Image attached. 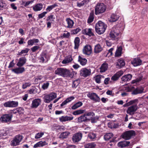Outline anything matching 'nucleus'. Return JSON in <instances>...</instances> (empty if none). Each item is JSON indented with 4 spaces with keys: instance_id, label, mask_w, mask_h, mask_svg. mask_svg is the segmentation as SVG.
Masks as SVG:
<instances>
[{
    "instance_id": "61",
    "label": "nucleus",
    "mask_w": 148,
    "mask_h": 148,
    "mask_svg": "<svg viewBox=\"0 0 148 148\" xmlns=\"http://www.w3.org/2000/svg\"><path fill=\"white\" fill-rule=\"evenodd\" d=\"M70 36V33L69 32H67V33H64L61 36V37L62 38H69Z\"/></svg>"
},
{
    "instance_id": "44",
    "label": "nucleus",
    "mask_w": 148,
    "mask_h": 148,
    "mask_svg": "<svg viewBox=\"0 0 148 148\" xmlns=\"http://www.w3.org/2000/svg\"><path fill=\"white\" fill-rule=\"evenodd\" d=\"M39 41L38 39L34 38L33 39H30L27 41L28 45L32 46L35 43H38Z\"/></svg>"
},
{
    "instance_id": "27",
    "label": "nucleus",
    "mask_w": 148,
    "mask_h": 148,
    "mask_svg": "<svg viewBox=\"0 0 148 148\" xmlns=\"http://www.w3.org/2000/svg\"><path fill=\"white\" fill-rule=\"evenodd\" d=\"M29 48H25L24 49L21 50L20 52H18L17 55L20 56H25L28 55L27 53L29 52Z\"/></svg>"
},
{
    "instance_id": "56",
    "label": "nucleus",
    "mask_w": 148,
    "mask_h": 148,
    "mask_svg": "<svg viewBox=\"0 0 148 148\" xmlns=\"http://www.w3.org/2000/svg\"><path fill=\"white\" fill-rule=\"evenodd\" d=\"M81 30L79 28L72 29L71 31V35L77 34L78 32H80Z\"/></svg>"
},
{
    "instance_id": "13",
    "label": "nucleus",
    "mask_w": 148,
    "mask_h": 148,
    "mask_svg": "<svg viewBox=\"0 0 148 148\" xmlns=\"http://www.w3.org/2000/svg\"><path fill=\"white\" fill-rule=\"evenodd\" d=\"M138 108V107L137 104L132 105L128 108L127 113L130 115H133L137 110Z\"/></svg>"
},
{
    "instance_id": "55",
    "label": "nucleus",
    "mask_w": 148,
    "mask_h": 148,
    "mask_svg": "<svg viewBox=\"0 0 148 148\" xmlns=\"http://www.w3.org/2000/svg\"><path fill=\"white\" fill-rule=\"evenodd\" d=\"M58 6V5L56 3H55L52 5L49 6L46 8L47 12H49L51 11L52 9L55 7Z\"/></svg>"
},
{
    "instance_id": "21",
    "label": "nucleus",
    "mask_w": 148,
    "mask_h": 148,
    "mask_svg": "<svg viewBox=\"0 0 148 148\" xmlns=\"http://www.w3.org/2000/svg\"><path fill=\"white\" fill-rule=\"evenodd\" d=\"M73 119V117L71 115V116H62L59 117V119L61 122H65L66 121H70L72 120Z\"/></svg>"
},
{
    "instance_id": "26",
    "label": "nucleus",
    "mask_w": 148,
    "mask_h": 148,
    "mask_svg": "<svg viewBox=\"0 0 148 148\" xmlns=\"http://www.w3.org/2000/svg\"><path fill=\"white\" fill-rule=\"evenodd\" d=\"M33 9L35 11L41 10L43 8V5L42 3H37L32 6Z\"/></svg>"
},
{
    "instance_id": "15",
    "label": "nucleus",
    "mask_w": 148,
    "mask_h": 148,
    "mask_svg": "<svg viewBox=\"0 0 148 148\" xmlns=\"http://www.w3.org/2000/svg\"><path fill=\"white\" fill-rule=\"evenodd\" d=\"M83 52L84 54L89 55L92 53V47L89 45H86L83 49Z\"/></svg>"
},
{
    "instance_id": "16",
    "label": "nucleus",
    "mask_w": 148,
    "mask_h": 148,
    "mask_svg": "<svg viewBox=\"0 0 148 148\" xmlns=\"http://www.w3.org/2000/svg\"><path fill=\"white\" fill-rule=\"evenodd\" d=\"M132 64L134 66H137L142 64V61L139 57L134 58L131 61Z\"/></svg>"
},
{
    "instance_id": "12",
    "label": "nucleus",
    "mask_w": 148,
    "mask_h": 148,
    "mask_svg": "<svg viewBox=\"0 0 148 148\" xmlns=\"http://www.w3.org/2000/svg\"><path fill=\"white\" fill-rule=\"evenodd\" d=\"M82 134L80 132L76 133L74 134L72 137L73 141L74 143L78 142L81 139Z\"/></svg>"
},
{
    "instance_id": "2",
    "label": "nucleus",
    "mask_w": 148,
    "mask_h": 148,
    "mask_svg": "<svg viewBox=\"0 0 148 148\" xmlns=\"http://www.w3.org/2000/svg\"><path fill=\"white\" fill-rule=\"evenodd\" d=\"M106 9V6L104 3H98L95 6V14L98 15L105 12Z\"/></svg>"
},
{
    "instance_id": "25",
    "label": "nucleus",
    "mask_w": 148,
    "mask_h": 148,
    "mask_svg": "<svg viewBox=\"0 0 148 148\" xmlns=\"http://www.w3.org/2000/svg\"><path fill=\"white\" fill-rule=\"evenodd\" d=\"M132 75V74H128L123 75L121 78L122 81L127 82L131 80Z\"/></svg>"
},
{
    "instance_id": "57",
    "label": "nucleus",
    "mask_w": 148,
    "mask_h": 148,
    "mask_svg": "<svg viewBox=\"0 0 148 148\" xmlns=\"http://www.w3.org/2000/svg\"><path fill=\"white\" fill-rule=\"evenodd\" d=\"M44 135V133L43 132H39L36 134L35 136V138L36 139H38L42 137Z\"/></svg>"
},
{
    "instance_id": "8",
    "label": "nucleus",
    "mask_w": 148,
    "mask_h": 148,
    "mask_svg": "<svg viewBox=\"0 0 148 148\" xmlns=\"http://www.w3.org/2000/svg\"><path fill=\"white\" fill-rule=\"evenodd\" d=\"M12 117V115L11 113L3 114L0 117V121L3 123L10 122Z\"/></svg>"
},
{
    "instance_id": "47",
    "label": "nucleus",
    "mask_w": 148,
    "mask_h": 148,
    "mask_svg": "<svg viewBox=\"0 0 148 148\" xmlns=\"http://www.w3.org/2000/svg\"><path fill=\"white\" fill-rule=\"evenodd\" d=\"M83 105L81 101H78L75 103L71 108L72 110H75L78 108L82 106Z\"/></svg>"
},
{
    "instance_id": "41",
    "label": "nucleus",
    "mask_w": 148,
    "mask_h": 148,
    "mask_svg": "<svg viewBox=\"0 0 148 148\" xmlns=\"http://www.w3.org/2000/svg\"><path fill=\"white\" fill-rule=\"evenodd\" d=\"M64 69L58 68L55 71V73L59 75L62 76Z\"/></svg>"
},
{
    "instance_id": "7",
    "label": "nucleus",
    "mask_w": 148,
    "mask_h": 148,
    "mask_svg": "<svg viewBox=\"0 0 148 148\" xmlns=\"http://www.w3.org/2000/svg\"><path fill=\"white\" fill-rule=\"evenodd\" d=\"M23 139V136L22 135L18 134L16 136L11 142V145L14 147L19 145Z\"/></svg>"
},
{
    "instance_id": "35",
    "label": "nucleus",
    "mask_w": 148,
    "mask_h": 148,
    "mask_svg": "<svg viewBox=\"0 0 148 148\" xmlns=\"http://www.w3.org/2000/svg\"><path fill=\"white\" fill-rule=\"evenodd\" d=\"M92 29H86L83 31V33L85 34L86 35H88L89 36H93L94 34L92 32Z\"/></svg>"
},
{
    "instance_id": "36",
    "label": "nucleus",
    "mask_w": 148,
    "mask_h": 148,
    "mask_svg": "<svg viewBox=\"0 0 148 148\" xmlns=\"http://www.w3.org/2000/svg\"><path fill=\"white\" fill-rule=\"evenodd\" d=\"M119 18V16L115 14H112L110 16V21L111 22H114L116 21Z\"/></svg>"
},
{
    "instance_id": "17",
    "label": "nucleus",
    "mask_w": 148,
    "mask_h": 148,
    "mask_svg": "<svg viewBox=\"0 0 148 148\" xmlns=\"http://www.w3.org/2000/svg\"><path fill=\"white\" fill-rule=\"evenodd\" d=\"M55 18V17L53 15H50L47 17L46 21H49L47 23V28H50L51 27V23H52V21H54V20Z\"/></svg>"
},
{
    "instance_id": "62",
    "label": "nucleus",
    "mask_w": 148,
    "mask_h": 148,
    "mask_svg": "<svg viewBox=\"0 0 148 148\" xmlns=\"http://www.w3.org/2000/svg\"><path fill=\"white\" fill-rule=\"evenodd\" d=\"M31 85V84L30 83L26 82L23 84L22 86V88L23 89H25L27 87L30 86Z\"/></svg>"
},
{
    "instance_id": "24",
    "label": "nucleus",
    "mask_w": 148,
    "mask_h": 148,
    "mask_svg": "<svg viewBox=\"0 0 148 148\" xmlns=\"http://www.w3.org/2000/svg\"><path fill=\"white\" fill-rule=\"evenodd\" d=\"M26 61V59L25 57L20 58L16 65L18 67H21L25 63Z\"/></svg>"
},
{
    "instance_id": "4",
    "label": "nucleus",
    "mask_w": 148,
    "mask_h": 148,
    "mask_svg": "<svg viewBox=\"0 0 148 148\" xmlns=\"http://www.w3.org/2000/svg\"><path fill=\"white\" fill-rule=\"evenodd\" d=\"M50 56L46 51H42L38 58L40 63H45L48 62L50 59Z\"/></svg>"
},
{
    "instance_id": "23",
    "label": "nucleus",
    "mask_w": 148,
    "mask_h": 148,
    "mask_svg": "<svg viewBox=\"0 0 148 148\" xmlns=\"http://www.w3.org/2000/svg\"><path fill=\"white\" fill-rule=\"evenodd\" d=\"M78 61L82 66L85 65L87 62V60L85 58L82 57L80 56H79L78 57Z\"/></svg>"
},
{
    "instance_id": "38",
    "label": "nucleus",
    "mask_w": 148,
    "mask_h": 148,
    "mask_svg": "<svg viewBox=\"0 0 148 148\" xmlns=\"http://www.w3.org/2000/svg\"><path fill=\"white\" fill-rule=\"evenodd\" d=\"M130 143L129 141H124L119 142L118 145L119 147L123 148L129 146Z\"/></svg>"
},
{
    "instance_id": "53",
    "label": "nucleus",
    "mask_w": 148,
    "mask_h": 148,
    "mask_svg": "<svg viewBox=\"0 0 148 148\" xmlns=\"http://www.w3.org/2000/svg\"><path fill=\"white\" fill-rule=\"evenodd\" d=\"M88 138L92 141H94L96 137V134L93 133H90L88 135Z\"/></svg>"
},
{
    "instance_id": "37",
    "label": "nucleus",
    "mask_w": 148,
    "mask_h": 148,
    "mask_svg": "<svg viewBox=\"0 0 148 148\" xmlns=\"http://www.w3.org/2000/svg\"><path fill=\"white\" fill-rule=\"evenodd\" d=\"M122 50V48L121 46L118 47L115 54V56L116 57L120 56L121 55Z\"/></svg>"
},
{
    "instance_id": "6",
    "label": "nucleus",
    "mask_w": 148,
    "mask_h": 148,
    "mask_svg": "<svg viewBox=\"0 0 148 148\" xmlns=\"http://www.w3.org/2000/svg\"><path fill=\"white\" fill-rule=\"evenodd\" d=\"M135 133L134 131L130 130L125 132L121 135V137L125 140H129L132 136H135Z\"/></svg>"
},
{
    "instance_id": "49",
    "label": "nucleus",
    "mask_w": 148,
    "mask_h": 148,
    "mask_svg": "<svg viewBox=\"0 0 148 148\" xmlns=\"http://www.w3.org/2000/svg\"><path fill=\"white\" fill-rule=\"evenodd\" d=\"M113 135L112 133H108L106 134L104 136L105 140H108L113 136Z\"/></svg>"
},
{
    "instance_id": "31",
    "label": "nucleus",
    "mask_w": 148,
    "mask_h": 148,
    "mask_svg": "<svg viewBox=\"0 0 148 148\" xmlns=\"http://www.w3.org/2000/svg\"><path fill=\"white\" fill-rule=\"evenodd\" d=\"M125 64V62L124 60L121 58L118 60V62L117 63L116 66L117 67L120 69L124 66Z\"/></svg>"
},
{
    "instance_id": "54",
    "label": "nucleus",
    "mask_w": 148,
    "mask_h": 148,
    "mask_svg": "<svg viewBox=\"0 0 148 148\" xmlns=\"http://www.w3.org/2000/svg\"><path fill=\"white\" fill-rule=\"evenodd\" d=\"M6 5L5 1L3 0H0V10H3L6 8Z\"/></svg>"
},
{
    "instance_id": "32",
    "label": "nucleus",
    "mask_w": 148,
    "mask_h": 148,
    "mask_svg": "<svg viewBox=\"0 0 148 148\" xmlns=\"http://www.w3.org/2000/svg\"><path fill=\"white\" fill-rule=\"evenodd\" d=\"M108 68V64L106 62L103 63L100 68V72L103 73L107 70Z\"/></svg>"
},
{
    "instance_id": "28",
    "label": "nucleus",
    "mask_w": 148,
    "mask_h": 148,
    "mask_svg": "<svg viewBox=\"0 0 148 148\" xmlns=\"http://www.w3.org/2000/svg\"><path fill=\"white\" fill-rule=\"evenodd\" d=\"M103 50V48L100 45L97 44L95 46L94 52L95 53H98L102 51Z\"/></svg>"
},
{
    "instance_id": "45",
    "label": "nucleus",
    "mask_w": 148,
    "mask_h": 148,
    "mask_svg": "<svg viewBox=\"0 0 148 148\" xmlns=\"http://www.w3.org/2000/svg\"><path fill=\"white\" fill-rule=\"evenodd\" d=\"M66 21L68 24L67 27L69 28H72L74 24L73 21L69 18H67Z\"/></svg>"
},
{
    "instance_id": "50",
    "label": "nucleus",
    "mask_w": 148,
    "mask_h": 148,
    "mask_svg": "<svg viewBox=\"0 0 148 148\" xmlns=\"http://www.w3.org/2000/svg\"><path fill=\"white\" fill-rule=\"evenodd\" d=\"M86 110H85L80 109L73 112V114L75 115H79L80 114L84 113Z\"/></svg>"
},
{
    "instance_id": "30",
    "label": "nucleus",
    "mask_w": 148,
    "mask_h": 148,
    "mask_svg": "<svg viewBox=\"0 0 148 148\" xmlns=\"http://www.w3.org/2000/svg\"><path fill=\"white\" fill-rule=\"evenodd\" d=\"M138 101V100L137 99H135L134 100H132L130 101L128 103H126L123 105V106L124 107H126L133 104H134V105H135L136 104H137Z\"/></svg>"
},
{
    "instance_id": "10",
    "label": "nucleus",
    "mask_w": 148,
    "mask_h": 148,
    "mask_svg": "<svg viewBox=\"0 0 148 148\" xmlns=\"http://www.w3.org/2000/svg\"><path fill=\"white\" fill-rule=\"evenodd\" d=\"M87 97L90 99L93 100L95 102H99L100 99L98 95L95 93H89L87 95Z\"/></svg>"
},
{
    "instance_id": "63",
    "label": "nucleus",
    "mask_w": 148,
    "mask_h": 148,
    "mask_svg": "<svg viewBox=\"0 0 148 148\" xmlns=\"http://www.w3.org/2000/svg\"><path fill=\"white\" fill-rule=\"evenodd\" d=\"M135 89V88L133 86H130L127 87L125 90L127 92H131L132 91H133Z\"/></svg>"
},
{
    "instance_id": "48",
    "label": "nucleus",
    "mask_w": 148,
    "mask_h": 148,
    "mask_svg": "<svg viewBox=\"0 0 148 148\" xmlns=\"http://www.w3.org/2000/svg\"><path fill=\"white\" fill-rule=\"evenodd\" d=\"M80 80L78 79L73 81L72 82V87L73 88H76L79 85Z\"/></svg>"
},
{
    "instance_id": "40",
    "label": "nucleus",
    "mask_w": 148,
    "mask_h": 148,
    "mask_svg": "<svg viewBox=\"0 0 148 148\" xmlns=\"http://www.w3.org/2000/svg\"><path fill=\"white\" fill-rule=\"evenodd\" d=\"M80 39L79 37H76L74 40V48L75 49H77L78 48L79 46Z\"/></svg>"
},
{
    "instance_id": "51",
    "label": "nucleus",
    "mask_w": 148,
    "mask_h": 148,
    "mask_svg": "<svg viewBox=\"0 0 148 148\" xmlns=\"http://www.w3.org/2000/svg\"><path fill=\"white\" fill-rule=\"evenodd\" d=\"M91 117L90 119H89V121H90L92 123H95L97 122L99 119V117L97 116H93Z\"/></svg>"
},
{
    "instance_id": "20",
    "label": "nucleus",
    "mask_w": 148,
    "mask_h": 148,
    "mask_svg": "<svg viewBox=\"0 0 148 148\" xmlns=\"http://www.w3.org/2000/svg\"><path fill=\"white\" fill-rule=\"evenodd\" d=\"M25 71V70L24 67H19L12 69V72L17 74L22 73L24 72Z\"/></svg>"
},
{
    "instance_id": "3",
    "label": "nucleus",
    "mask_w": 148,
    "mask_h": 148,
    "mask_svg": "<svg viewBox=\"0 0 148 148\" xmlns=\"http://www.w3.org/2000/svg\"><path fill=\"white\" fill-rule=\"evenodd\" d=\"M43 97L44 101L46 103H49L51 101L57 97V94L54 92H51L49 94H45Z\"/></svg>"
},
{
    "instance_id": "5",
    "label": "nucleus",
    "mask_w": 148,
    "mask_h": 148,
    "mask_svg": "<svg viewBox=\"0 0 148 148\" xmlns=\"http://www.w3.org/2000/svg\"><path fill=\"white\" fill-rule=\"evenodd\" d=\"M120 32L119 29L115 27H113L110 33V37L113 40H117L119 38L118 36Z\"/></svg>"
},
{
    "instance_id": "39",
    "label": "nucleus",
    "mask_w": 148,
    "mask_h": 148,
    "mask_svg": "<svg viewBox=\"0 0 148 148\" xmlns=\"http://www.w3.org/2000/svg\"><path fill=\"white\" fill-rule=\"evenodd\" d=\"M74 98L75 97L73 96H71L67 98L60 104V106L62 107L64 105H66L67 103L71 102L72 100L74 99Z\"/></svg>"
},
{
    "instance_id": "42",
    "label": "nucleus",
    "mask_w": 148,
    "mask_h": 148,
    "mask_svg": "<svg viewBox=\"0 0 148 148\" xmlns=\"http://www.w3.org/2000/svg\"><path fill=\"white\" fill-rule=\"evenodd\" d=\"M96 145L94 142H91L85 144L84 145L85 148H95Z\"/></svg>"
},
{
    "instance_id": "59",
    "label": "nucleus",
    "mask_w": 148,
    "mask_h": 148,
    "mask_svg": "<svg viewBox=\"0 0 148 148\" xmlns=\"http://www.w3.org/2000/svg\"><path fill=\"white\" fill-rule=\"evenodd\" d=\"M16 111L18 113L20 114H22L24 112V109L22 107H19L16 109Z\"/></svg>"
},
{
    "instance_id": "29",
    "label": "nucleus",
    "mask_w": 148,
    "mask_h": 148,
    "mask_svg": "<svg viewBox=\"0 0 148 148\" xmlns=\"http://www.w3.org/2000/svg\"><path fill=\"white\" fill-rule=\"evenodd\" d=\"M48 143L45 141H43L42 140L35 144L33 147L34 148H36L38 147H42L44 146L47 145Z\"/></svg>"
},
{
    "instance_id": "22",
    "label": "nucleus",
    "mask_w": 148,
    "mask_h": 148,
    "mask_svg": "<svg viewBox=\"0 0 148 148\" xmlns=\"http://www.w3.org/2000/svg\"><path fill=\"white\" fill-rule=\"evenodd\" d=\"M62 77H65L72 78L73 75L69 70L64 69Z\"/></svg>"
},
{
    "instance_id": "33",
    "label": "nucleus",
    "mask_w": 148,
    "mask_h": 148,
    "mask_svg": "<svg viewBox=\"0 0 148 148\" xmlns=\"http://www.w3.org/2000/svg\"><path fill=\"white\" fill-rule=\"evenodd\" d=\"M73 60L71 55H69L66 56L62 62L63 64H66L71 62Z\"/></svg>"
},
{
    "instance_id": "34",
    "label": "nucleus",
    "mask_w": 148,
    "mask_h": 148,
    "mask_svg": "<svg viewBox=\"0 0 148 148\" xmlns=\"http://www.w3.org/2000/svg\"><path fill=\"white\" fill-rule=\"evenodd\" d=\"M143 89H140L137 88L132 91V95H136L142 93L143 92Z\"/></svg>"
},
{
    "instance_id": "64",
    "label": "nucleus",
    "mask_w": 148,
    "mask_h": 148,
    "mask_svg": "<svg viewBox=\"0 0 148 148\" xmlns=\"http://www.w3.org/2000/svg\"><path fill=\"white\" fill-rule=\"evenodd\" d=\"M49 85V83L47 82L46 83H44L42 86V88L44 90H45L47 88Z\"/></svg>"
},
{
    "instance_id": "43",
    "label": "nucleus",
    "mask_w": 148,
    "mask_h": 148,
    "mask_svg": "<svg viewBox=\"0 0 148 148\" xmlns=\"http://www.w3.org/2000/svg\"><path fill=\"white\" fill-rule=\"evenodd\" d=\"M70 134V133L69 132H63L59 136V138L61 139L66 138Z\"/></svg>"
},
{
    "instance_id": "58",
    "label": "nucleus",
    "mask_w": 148,
    "mask_h": 148,
    "mask_svg": "<svg viewBox=\"0 0 148 148\" xmlns=\"http://www.w3.org/2000/svg\"><path fill=\"white\" fill-rule=\"evenodd\" d=\"M86 116H95V113L92 111L90 112H85L84 113Z\"/></svg>"
},
{
    "instance_id": "46",
    "label": "nucleus",
    "mask_w": 148,
    "mask_h": 148,
    "mask_svg": "<svg viewBox=\"0 0 148 148\" xmlns=\"http://www.w3.org/2000/svg\"><path fill=\"white\" fill-rule=\"evenodd\" d=\"M94 14L93 12H91L87 20V23H91L93 21L94 19Z\"/></svg>"
},
{
    "instance_id": "1",
    "label": "nucleus",
    "mask_w": 148,
    "mask_h": 148,
    "mask_svg": "<svg viewBox=\"0 0 148 148\" xmlns=\"http://www.w3.org/2000/svg\"><path fill=\"white\" fill-rule=\"evenodd\" d=\"M107 27V25L102 21H99L95 25V31L99 34H102L105 32Z\"/></svg>"
},
{
    "instance_id": "9",
    "label": "nucleus",
    "mask_w": 148,
    "mask_h": 148,
    "mask_svg": "<svg viewBox=\"0 0 148 148\" xmlns=\"http://www.w3.org/2000/svg\"><path fill=\"white\" fill-rule=\"evenodd\" d=\"M91 69H87L86 68H83L80 71V75L84 77H86L91 74Z\"/></svg>"
},
{
    "instance_id": "19",
    "label": "nucleus",
    "mask_w": 148,
    "mask_h": 148,
    "mask_svg": "<svg viewBox=\"0 0 148 148\" xmlns=\"http://www.w3.org/2000/svg\"><path fill=\"white\" fill-rule=\"evenodd\" d=\"M89 119L87 118L84 114H82L78 118L77 121L79 123L89 121Z\"/></svg>"
},
{
    "instance_id": "11",
    "label": "nucleus",
    "mask_w": 148,
    "mask_h": 148,
    "mask_svg": "<svg viewBox=\"0 0 148 148\" xmlns=\"http://www.w3.org/2000/svg\"><path fill=\"white\" fill-rule=\"evenodd\" d=\"M18 104V103L17 101H8L5 102L3 104V105L5 107L14 108L17 107Z\"/></svg>"
},
{
    "instance_id": "60",
    "label": "nucleus",
    "mask_w": 148,
    "mask_h": 148,
    "mask_svg": "<svg viewBox=\"0 0 148 148\" xmlns=\"http://www.w3.org/2000/svg\"><path fill=\"white\" fill-rule=\"evenodd\" d=\"M142 79V77H139L136 78L135 79L133 80L131 82L132 84L138 83L141 81Z\"/></svg>"
},
{
    "instance_id": "52",
    "label": "nucleus",
    "mask_w": 148,
    "mask_h": 148,
    "mask_svg": "<svg viewBox=\"0 0 148 148\" xmlns=\"http://www.w3.org/2000/svg\"><path fill=\"white\" fill-rule=\"evenodd\" d=\"M89 1V0H83L80 3L78 2H77V6L78 7H80L83 6L84 4L87 3Z\"/></svg>"
},
{
    "instance_id": "14",
    "label": "nucleus",
    "mask_w": 148,
    "mask_h": 148,
    "mask_svg": "<svg viewBox=\"0 0 148 148\" xmlns=\"http://www.w3.org/2000/svg\"><path fill=\"white\" fill-rule=\"evenodd\" d=\"M41 100L39 98H36L34 99L30 107L32 108H36L40 104Z\"/></svg>"
},
{
    "instance_id": "18",
    "label": "nucleus",
    "mask_w": 148,
    "mask_h": 148,
    "mask_svg": "<svg viewBox=\"0 0 148 148\" xmlns=\"http://www.w3.org/2000/svg\"><path fill=\"white\" fill-rule=\"evenodd\" d=\"M123 73V71H119L117 72L115 74L113 75L111 78V79L113 81H116L118 79L122 76Z\"/></svg>"
}]
</instances>
